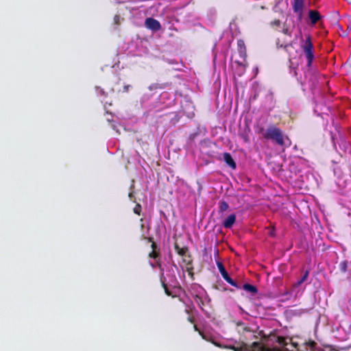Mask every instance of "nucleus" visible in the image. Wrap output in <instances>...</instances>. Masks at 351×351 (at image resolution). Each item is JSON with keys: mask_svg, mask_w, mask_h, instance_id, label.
<instances>
[{"mask_svg": "<svg viewBox=\"0 0 351 351\" xmlns=\"http://www.w3.org/2000/svg\"><path fill=\"white\" fill-rule=\"evenodd\" d=\"M268 341L276 342L282 349L278 348L280 351H315L316 343L313 341L304 342L301 344L294 342L292 339H289L290 346L292 348L290 350L287 346L289 345L287 339L284 337L270 336Z\"/></svg>", "mask_w": 351, "mask_h": 351, "instance_id": "nucleus-1", "label": "nucleus"}, {"mask_svg": "<svg viewBox=\"0 0 351 351\" xmlns=\"http://www.w3.org/2000/svg\"><path fill=\"white\" fill-rule=\"evenodd\" d=\"M255 131L266 140H271L280 146L285 145L282 131L274 125H270L266 130L263 126L257 125L255 127Z\"/></svg>", "mask_w": 351, "mask_h": 351, "instance_id": "nucleus-2", "label": "nucleus"}, {"mask_svg": "<svg viewBox=\"0 0 351 351\" xmlns=\"http://www.w3.org/2000/svg\"><path fill=\"white\" fill-rule=\"evenodd\" d=\"M226 348L234 351H280L278 348H271L268 344L263 345L260 342H254L250 347L246 343H242L240 347L228 346Z\"/></svg>", "mask_w": 351, "mask_h": 351, "instance_id": "nucleus-3", "label": "nucleus"}, {"mask_svg": "<svg viewBox=\"0 0 351 351\" xmlns=\"http://www.w3.org/2000/svg\"><path fill=\"white\" fill-rule=\"evenodd\" d=\"M301 47L307 58V66H311L314 59V55L313 52V45L312 43L311 38L310 36H306V40L301 45Z\"/></svg>", "mask_w": 351, "mask_h": 351, "instance_id": "nucleus-4", "label": "nucleus"}, {"mask_svg": "<svg viewBox=\"0 0 351 351\" xmlns=\"http://www.w3.org/2000/svg\"><path fill=\"white\" fill-rule=\"evenodd\" d=\"M216 263H217L218 269H219L221 276L223 277V278L228 283L231 285L232 286L239 289V287L238 286L237 283L230 277V276H229L228 273L227 272V271L226 270L223 263L219 261H217Z\"/></svg>", "mask_w": 351, "mask_h": 351, "instance_id": "nucleus-5", "label": "nucleus"}, {"mask_svg": "<svg viewBox=\"0 0 351 351\" xmlns=\"http://www.w3.org/2000/svg\"><path fill=\"white\" fill-rule=\"evenodd\" d=\"M304 1L305 0H293L292 1L293 10L298 15L299 20H301L303 16Z\"/></svg>", "mask_w": 351, "mask_h": 351, "instance_id": "nucleus-6", "label": "nucleus"}, {"mask_svg": "<svg viewBox=\"0 0 351 351\" xmlns=\"http://www.w3.org/2000/svg\"><path fill=\"white\" fill-rule=\"evenodd\" d=\"M145 25L147 28L152 31H158L161 29V25L156 19L149 17L147 18L145 21Z\"/></svg>", "mask_w": 351, "mask_h": 351, "instance_id": "nucleus-7", "label": "nucleus"}, {"mask_svg": "<svg viewBox=\"0 0 351 351\" xmlns=\"http://www.w3.org/2000/svg\"><path fill=\"white\" fill-rule=\"evenodd\" d=\"M308 17L313 25L317 23L322 18L319 12L317 10H311L308 12Z\"/></svg>", "mask_w": 351, "mask_h": 351, "instance_id": "nucleus-8", "label": "nucleus"}, {"mask_svg": "<svg viewBox=\"0 0 351 351\" xmlns=\"http://www.w3.org/2000/svg\"><path fill=\"white\" fill-rule=\"evenodd\" d=\"M236 221L235 214L230 215L223 222V226L226 228H230L232 227Z\"/></svg>", "mask_w": 351, "mask_h": 351, "instance_id": "nucleus-9", "label": "nucleus"}, {"mask_svg": "<svg viewBox=\"0 0 351 351\" xmlns=\"http://www.w3.org/2000/svg\"><path fill=\"white\" fill-rule=\"evenodd\" d=\"M223 160L226 162V164L230 167L232 169H235L237 167L236 162H234V159L232 158L231 154L228 152H225L223 154Z\"/></svg>", "mask_w": 351, "mask_h": 351, "instance_id": "nucleus-10", "label": "nucleus"}, {"mask_svg": "<svg viewBox=\"0 0 351 351\" xmlns=\"http://www.w3.org/2000/svg\"><path fill=\"white\" fill-rule=\"evenodd\" d=\"M308 274V271H306L302 277L293 285L292 289L294 290L297 287H300L303 282H304L307 280Z\"/></svg>", "mask_w": 351, "mask_h": 351, "instance_id": "nucleus-11", "label": "nucleus"}, {"mask_svg": "<svg viewBox=\"0 0 351 351\" xmlns=\"http://www.w3.org/2000/svg\"><path fill=\"white\" fill-rule=\"evenodd\" d=\"M243 289L252 295H255L258 293V289L256 287L250 284H244L243 285Z\"/></svg>", "mask_w": 351, "mask_h": 351, "instance_id": "nucleus-12", "label": "nucleus"}, {"mask_svg": "<svg viewBox=\"0 0 351 351\" xmlns=\"http://www.w3.org/2000/svg\"><path fill=\"white\" fill-rule=\"evenodd\" d=\"M175 250L177 252V253L182 256H186L189 252V249L187 247H181L178 245V243H175Z\"/></svg>", "mask_w": 351, "mask_h": 351, "instance_id": "nucleus-13", "label": "nucleus"}, {"mask_svg": "<svg viewBox=\"0 0 351 351\" xmlns=\"http://www.w3.org/2000/svg\"><path fill=\"white\" fill-rule=\"evenodd\" d=\"M160 281H161L162 287H163L165 293L168 296H171V297H173V298L175 297V295H173L172 292L169 289V288L167 287V285L166 283V279L165 278L163 275L160 277Z\"/></svg>", "mask_w": 351, "mask_h": 351, "instance_id": "nucleus-14", "label": "nucleus"}, {"mask_svg": "<svg viewBox=\"0 0 351 351\" xmlns=\"http://www.w3.org/2000/svg\"><path fill=\"white\" fill-rule=\"evenodd\" d=\"M237 47L239 52L241 55V56H244L245 55V46L244 41L242 40H237Z\"/></svg>", "mask_w": 351, "mask_h": 351, "instance_id": "nucleus-15", "label": "nucleus"}, {"mask_svg": "<svg viewBox=\"0 0 351 351\" xmlns=\"http://www.w3.org/2000/svg\"><path fill=\"white\" fill-rule=\"evenodd\" d=\"M195 302L197 303L198 306L202 309V311H204L203 306L204 305V300L202 296L199 294H196L193 297Z\"/></svg>", "mask_w": 351, "mask_h": 351, "instance_id": "nucleus-16", "label": "nucleus"}, {"mask_svg": "<svg viewBox=\"0 0 351 351\" xmlns=\"http://www.w3.org/2000/svg\"><path fill=\"white\" fill-rule=\"evenodd\" d=\"M219 212L223 213L229 208L228 204L225 201H220L219 202Z\"/></svg>", "mask_w": 351, "mask_h": 351, "instance_id": "nucleus-17", "label": "nucleus"}, {"mask_svg": "<svg viewBox=\"0 0 351 351\" xmlns=\"http://www.w3.org/2000/svg\"><path fill=\"white\" fill-rule=\"evenodd\" d=\"M193 328H194V330H195V331L198 332L199 335L202 337V338L203 339H204V340H206V341H210V340L207 337V336H206V335H204V333L202 331H201V330L198 328V327L197 326V325H196V324H194V325H193Z\"/></svg>", "mask_w": 351, "mask_h": 351, "instance_id": "nucleus-18", "label": "nucleus"}, {"mask_svg": "<svg viewBox=\"0 0 351 351\" xmlns=\"http://www.w3.org/2000/svg\"><path fill=\"white\" fill-rule=\"evenodd\" d=\"M348 267V263L346 261H342L339 263V269L342 272H346Z\"/></svg>", "mask_w": 351, "mask_h": 351, "instance_id": "nucleus-19", "label": "nucleus"}, {"mask_svg": "<svg viewBox=\"0 0 351 351\" xmlns=\"http://www.w3.org/2000/svg\"><path fill=\"white\" fill-rule=\"evenodd\" d=\"M183 261L186 263L187 266H190L192 264V259L189 255H186V256H183Z\"/></svg>", "mask_w": 351, "mask_h": 351, "instance_id": "nucleus-20", "label": "nucleus"}, {"mask_svg": "<svg viewBox=\"0 0 351 351\" xmlns=\"http://www.w3.org/2000/svg\"><path fill=\"white\" fill-rule=\"evenodd\" d=\"M134 213L138 215H141V206L139 204H137L134 208Z\"/></svg>", "mask_w": 351, "mask_h": 351, "instance_id": "nucleus-21", "label": "nucleus"}, {"mask_svg": "<svg viewBox=\"0 0 351 351\" xmlns=\"http://www.w3.org/2000/svg\"><path fill=\"white\" fill-rule=\"evenodd\" d=\"M149 257L156 259L159 256V252H156V250H152V252L149 253Z\"/></svg>", "mask_w": 351, "mask_h": 351, "instance_id": "nucleus-22", "label": "nucleus"}, {"mask_svg": "<svg viewBox=\"0 0 351 351\" xmlns=\"http://www.w3.org/2000/svg\"><path fill=\"white\" fill-rule=\"evenodd\" d=\"M282 33L285 35H288L289 36H291V32H290L289 27H284L283 29H282Z\"/></svg>", "mask_w": 351, "mask_h": 351, "instance_id": "nucleus-23", "label": "nucleus"}, {"mask_svg": "<svg viewBox=\"0 0 351 351\" xmlns=\"http://www.w3.org/2000/svg\"><path fill=\"white\" fill-rule=\"evenodd\" d=\"M193 267L192 266H187L186 271L189 273V275L191 276L192 278H193Z\"/></svg>", "mask_w": 351, "mask_h": 351, "instance_id": "nucleus-24", "label": "nucleus"}, {"mask_svg": "<svg viewBox=\"0 0 351 351\" xmlns=\"http://www.w3.org/2000/svg\"><path fill=\"white\" fill-rule=\"evenodd\" d=\"M114 22L116 25H119L120 23V16L118 14H116L114 16Z\"/></svg>", "mask_w": 351, "mask_h": 351, "instance_id": "nucleus-25", "label": "nucleus"}, {"mask_svg": "<svg viewBox=\"0 0 351 351\" xmlns=\"http://www.w3.org/2000/svg\"><path fill=\"white\" fill-rule=\"evenodd\" d=\"M158 88H160L158 84H152L151 86H149V89L150 90H152L156 89Z\"/></svg>", "mask_w": 351, "mask_h": 351, "instance_id": "nucleus-26", "label": "nucleus"}, {"mask_svg": "<svg viewBox=\"0 0 351 351\" xmlns=\"http://www.w3.org/2000/svg\"><path fill=\"white\" fill-rule=\"evenodd\" d=\"M187 320L192 324L195 323V318L193 317H191V316L188 317Z\"/></svg>", "mask_w": 351, "mask_h": 351, "instance_id": "nucleus-27", "label": "nucleus"}, {"mask_svg": "<svg viewBox=\"0 0 351 351\" xmlns=\"http://www.w3.org/2000/svg\"><path fill=\"white\" fill-rule=\"evenodd\" d=\"M271 24L274 25L278 26L280 24V21L279 20H275L273 22H271Z\"/></svg>", "mask_w": 351, "mask_h": 351, "instance_id": "nucleus-28", "label": "nucleus"}, {"mask_svg": "<svg viewBox=\"0 0 351 351\" xmlns=\"http://www.w3.org/2000/svg\"><path fill=\"white\" fill-rule=\"evenodd\" d=\"M219 250L218 248H216L215 249V251H214V255H215V257L217 258L219 256Z\"/></svg>", "mask_w": 351, "mask_h": 351, "instance_id": "nucleus-29", "label": "nucleus"}, {"mask_svg": "<svg viewBox=\"0 0 351 351\" xmlns=\"http://www.w3.org/2000/svg\"><path fill=\"white\" fill-rule=\"evenodd\" d=\"M151 247L152 248V250H156L157 245H156V243L155 242H152V243L151 245Z\"/></svg>", "mask_w": 351, "mask_h": 351, "instance_id": "nucleus-30", "label": "nucleus"}, {"mask_svg": "<svg viewBox=\"0 0 351 351\" xmlns=\"http://www.w3.org/2000/svg\"><path fill=\"white\" fill-rule=\"evenodd\" d=\"M130 87V85H125L123 86V91L128 92L129 90V88Z\"/></svg>", "mask_w": 351, "mask_h": 351, "instance_id": "nucleus-31", "label": "nucleus"}, {"mask_svg": "<svg viewBox=\"0 0 351 351\" xmlns=\"http://www.w3.org/2000/svg\"><path fill=\"white\" fill-rule=\"evenodd\" d=\"M147 240L149 242H151L152 243V242H154V239L152 237H148Z\"/></svg>", "mask_w": 351, "mask_h": 351, "instance_id": "nucleus-32", "label": "nucleus"}, {"mask_svg": "<svg viewBox=\"0 0 351 351\" xmlns=\"http://www.w3.org/2000/svg\"><path fill=\"white\" fill-rule=\"evenodd\" d=\"M213 343H214L215 346H217V347H221V346L219 344V343H217L214 341H212Z\"/></svg>", "mask_w": 351, "mask_h": 351, "instance_id": "nucleus-33", "label": "nucleus"}, {"mask_svg": "<svg viewBox=\"0 0 351 351\" xmlns=\"http://www.w3.org/2000/svg\"><path fill=\"white\" fill-rule=\"evenodd\" d=\"M274 230H273L272 231H271V232H269V234H270L271 236H274Z\"/></svg>", "mask_w": 351, "mask_h": 351, "instance_id": "nucleus-34", "label": "nucleus"}, {"mask_svg": "<svg viewBox=\"0 0 351 351\" xmlns=\"http://www.w3.org/2000/svg\"><path fill=\"white\" fill-rule=\"evenodd\" d=\"M243 330L245 331H250V329L247 327L243 328Z\"/></svg>", "mask_w": 351, "mask_h": 351, "instance_id": "nucleus-35", "label": "nucleus"}, {"mask_svg": "<svg viewBox=\"0 0 351 351\" xmlns=\"http://www.w3.org/2000/svg\"><path fill=\"white\" fill-rule=\"evenodd\" d=\"M129 197H130V198H132V197H133V194H132V193H130L129 194Z\"/></svg>", "mask_w": 351, "mask_h": 351, "instance_id": "nucleus-36", "label": "nucleus"}, {"mask_svg": "<svg viewBox=\"0 0 351 351\" xmlns=\"http://www.w3.org/2000/svg\"><path fill=\"white\" fill-rule=\"evenodd\" d=\"M186 311V313H189V310L186 309V311Z\"/></svg>", "mask_w": 351, "mask_h": 351, "instance_id": "nucleus-37", "label": "nucleus"}, {"mask_svg": "<svg viewBox=\"0 0 351 351\" xmlns=\"http://www.w3.org/2000/svg\"><path fill=\"white\" fill-rule=\"evenodd\" d=\"M243 324L242 322H239L238 325H243Z\"/></svg>", "mask_w": 351, "mask_h": 351, "instance_id": "nucleus-38", "label": "nucleus"}, {"mask_svg": "<svg viewBox=\"0 0 351 351\" xmlns=\"http://www.w3.org/2000/svg\"><path fill=\"white\" fill-rule=\"evenodd\" d=\"M348 1H350V0H347Z\"/></svg>", "mask_w": 351, "mask_h": 351, "instance_id": "nucleus-39", "label": "nucleus"}]
</instances>
